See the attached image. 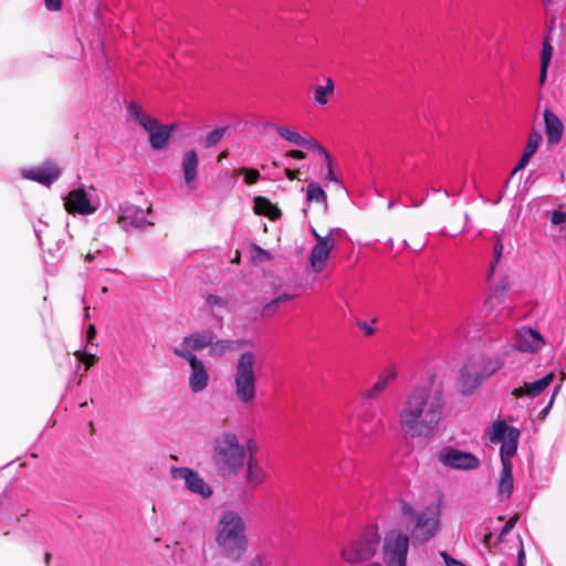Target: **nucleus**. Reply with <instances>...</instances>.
<instances>
[{
  "label": "nucleus",
  "mask_w": 566,
  "mask_h": 566,
  "mask_svg": "<svg viewBox=\"0 0 566 566\" xmlns=\"http://www.w3.org/2000/svg\"><path fill=\"white\" fill-rule=\"evenodd\" d=\"M145 130L148 133L150 149L161 150L169 145L170 140L175 136L177 125L175 123L163 125L157 118H155L153 124H149Z\"/></svg>",
  "instance_id": "13"
},
{
  "label": "nucleus",
  "mask_w": 566,
  "mask_h": 566,
  "mask_svg": "<svg viewBox=\"0 0 566 566\" xmlns=\"http://www.w3.org/2000/svg\"><path fill=\"white\" fill-rule=\"evenodd\" d=\"M357 325L364 331L365 335L370 336L375 333V328L366 321H358Z\"/></svg>",
  "instance_id": "50"
},
{
  "label": "nucleus",
  "mask_w": 566,
  "mask_h": 566,
  "mask_svg": "<svg viewBox=\"0 0 566 566\" xmlns=\"http://www.w3.org/2000/svg\"><path fill=\"white\" fill-rule=\"evenodd\" d=\"M21 177L51 187L62 175V169L52 159H45L39 166L24 167L20 170Z\"/></svg>",
  "instance_id": "10"
},
{
  "label": "nucleus",
  "mask_w": 566,
  "mask_h": 566,
  "mask_svg": "<svg viewBox=\"0 0 566 566\" xmlns=\"http://www.w3.org/2000/svg\"><path fill=\"white\" fill-rule=\"evenodd\" d=\"M170 472L174 480H184L186 489L191 493L198 494L202 499H209L213 494L212 488L196 470L187 467H172Z\"/></svg>",
  "instance_id": "11"
},
{
  "label": "nucleus",
  "mask_w": 566,
  "mask_h": 566,
  "mask_svg": "<svg viewBox=\"0 0 566 566\" xmlns=\"http://www.w3.org/2000/svg\"><path fill=\"white\" fill-rule=\"evenodd\" d=\"M392 206H394V202H392V201H390V202L388 203V208H391Z\"/></svg>",
  "instance_id": "61"
},
{
  "label": "nucleus",
  "mask_w": 566,
  "mask_h": 566,
  "mask_svg": "<svg viewBox=\"0 0 566 566\" xmlns=\"http://www.w3.org/2000/svg\"><path fill=\"white\" fill-rule=\"evenodd\" d=\"M247 451L233 432H223L213 441L212 463L222 479L237 476L244 467Z\"/></svg>",
  "instance_id": "3"
},
{
  "label": "nucleus",
  "mask_w": 566,
  "mask_h": 566,
  "mask_svg": "<svg viewBox=\"0 0 566 566\" xmlns=\"http://www.w3.org/2000/svg\"><path fill=\"white\" fill-rule=\"evenodd\" d=\"M260 203H263V205H265V206H269V207H271L272 209H274L276 212L281 213V212H280V210H279V208H277V207H275V206H273V203H272L268 198H265V197H261V196H259V197H256V198H255V206H259Z\"/></svg>",
  "instance_id": "52"
},
{
  "label": "nucleus",
  "mask_w": 566,
  "mask_h": 566,
  "mask_svg": "<svg viewBox=\"0 0 566 566\" xmlns=\"http://www.w3.org/2000/svg\"><path fill=\"white\" fill-rule=\"evenodd\" d=\"M381 536L376 526L367 527L364 533L342 549L344 560L357 564L369 560L377 553Z\"/></svg>",
  "instance_id": "6"
},
{
  "label": "nucleus",
  "mask_w": 566,
  "mask_h": 566,
  "mask_svg": "<svg viewBox=\"0 0 566 566\" xmlns=\"http://www.w3.org/2000/svg\"><path fill=\"white\" fill-rule=\"evenodd\" d=\"M511 178H512V177L510 176V177L506 179V181L503 184V186L501 187V189L497 191V195L495 196V198H494L493 200H490V199H486V198H483V197H482L483 201H484V202H490V203H492L493 206L499 205V203L502 201V199L504 198V196H505V192H506V189H507V187H509V184H510Z\"/></svg>",
  "instance_id": "41"
},
{
  "label": "nucleus",
  "mask_w": 566,
  "mask_h": 566,
  "mask_svg": "<svg viewBox=\"0 0 566 566\" xmlns=\"http://www.w3.org/2000/svg\"><path fill=\"white\" fill-rule=\"evenodd\" d=\"M44 6L49 11H60L62 9V0H44Z\"/></svg>",
  "instance_id": "47"
},
{
  "label": "nucleus",
  "mask_w": 566,
  "mask_h": 566,
  "mask_svg": "<svg viewBox=\"0 0 566 566\" xmlns=\"http://www.w3.org/2000/svg\"><path fill=\"white\" fill-rule=\"evenodd\" d=\"M199 158L195 148L189 149L182 157L181 170L185 184L189 190L196 189V179L198 174Z\"/></svg>",
  "instance_id": "19"
},
{
  "label": "nucleus",
  "mask_w": 566,
  "mask_h": 566,
  "mask_svg": "<svg viewBox=\"0 0 566 566\" xmlns=\"http://www.w3.org/2000/svg\"><path fill=\"white\" fill-rule=\"evenodd\" d=\"M234 340L230 339L213 340V344L210 345V355L221 356L226 352L234 349Z\"/></svg>",
  "instance_id": "33"
},
{
  "label": "nucleus",
  "mask_w": 566,
  "mask_h": 566,
  "mask_svg": "<svg viewBox=\"0 0 566 566\" xmlns=\"http://www.w3.org/2000/svg\"><path fill=\"white\" fill-rule=\"evenodd\" d=\"M325 165H326L327 171L324 175V180L332 181V182H335V184H342L343 182L342 178L336 176V174L334 171L333 158H331L329 164H325Z\"/></svg>",
  "instance_id": "40"
},
{
  "label": "nucleus",
  "mask_w": 566,
  "mask_h": 566,
  "mask_svg": "<svg viewBox=\"0 0 566 566\" xmlns=\"http://www.w3.org/2000/svg\"><path fill=\"white\" fill-rule=\"evenodd\" d=\"M514 492L513 465L504 464L497 480V493L501 501L509 500Z\"/></svg>",
  "instance_id": "22"
},
{
  "label": "nucleus",
  "mask_w": 566,
  "mask_h": 566,
  "mask_svg": "<svg viewBox=\"0 0 566 566\" xmlns=\"http://www.w3.org/2000/svg\"><path fill=\"white\" fill-rule=\"evenodd\" d=\"M554 377L555 375L549 373L534 381L527 382L526 395L531 398L539 396L552 384Z\"/></svg>",
  "instance_id": "25"
},
{
  "label": "nucleus",
  "mask_w": 566,
  "mask_h": 566,
  "mask_svg": "<svg viewBox=\"0 0 566 566\" xmlns=\"http://www.w3.org/2000/svg\"><path fill=\"white\" fill-rule=\"evenodd\" d=\"M276 132L282 138L297 146L302 140V135L298 132L289 128L287 126H276Z\"/></svg>",
  "instance_id": "35"
},
{
  "label": "nucleus",
  "mask_w": 566,
  "mask_h": 566,
  "mask_svg": "<svg viewBox=\"0 0 566 566\" xmlns=\"http://www.w3.org/2000/svg\"><path fill=\"white\" fill-rule=\"evenodd\" d=\"M545 344L542 334L530 326H524L518 334L517 347L521 352L536 353Z\"/></svg>",
  "instance_id": "18"
},
{
  "label": "nucleus",
  "mask_w": 566,
  "mask_h": 566,
  "mask_svg": "<svg viewBox=\"0 0 566 566\" xmlns=\"http://www.w3.org/2000/svg\"><path fill=\"white\" fill-rule=\"evenodd\" d=\"M520 437L509 438V440L500 442V460L501 465H513V458L517 453Z\"/></svg>",
  "instance_id": "23"
},
{
  "label": "nucleus",
  "mask_w": 566,
  "mask_h": 566,
  "mask_svg": "<svg viewBox=\"0 0 566 566\" xmlns=\"http://www.w3.org/2000/svg\"><path fill=\"white\" fill-rule=\"evenodd\" d=\"M334 231L335 229H331L324 238H319L310 252L308 260L315 272H322L326 266L331 252L335 247Z\"/></svg>",
  "instance_id": "16"
},
{
  "label": "nucleus",
  "mask_w": 566,
  "mask_h": 566,
  "mask_svg": "<svg viewBox=\"0 0 566 566\" xmlns=\"http://www.w3.org/2000/svg\"><path fill=\"white\" fill-rule=\"evenodd\" d=\"M312 235H313L317 241L319 240V238H323L322 235H319V234L317 233V231H316L314 228L312 229Z\"/></svg>",
  "instance_id": "57"
},
{
  "label": "nucleus",
  "mask_w": 566,
  "mask_h": 566,
  "mask_svg": "<svg viewBox=\"0 0 566 566\" xmlns=\"http://www.w3.org/2000/svg\"><path fill=\"white\" fill-rule=\"evenodd\" d=\"M213 339L214 334L210 329L193 332L185 336L181 340L180 347H174L171 352L175 356L182 358V352L195 353V350L205 349L213 344Z\"/></svg>",
  "instance_id": "15"
},
{
  "label": "nucleus",
  "mask_w": 566,
  "mask_h": 566,
  "mask_svg": "<svg viewBox=\"0 0 566 566\" xmlns=\"http://www.w3.org/2000/svg\"><path fill=\"white\" fill-rule=\"evenodd\" d=\"M533 156L526 154L523 151L522 156L517 160L515 167L513 168L511 172V177H513L517 171L523 170L531 161Z\"/></svg>",
  "instance_id": "42"
},
{
  "label": "nucleus",
  "mask_w": 566,
  "mask_h": 566,
  "mask_svg": "<svg viewBox=\"0 0 566 566\" xmlns=\"http://www.w3.org/2000/svg\"><path fill=\"white\" fill-rule=\"evenodd\" d=\"M396 377L397 373L394 368L387 370V373L381 375L375 385L366 392V398L371 399L378 397Z\"/></svg>",
  "instance_id": "26"
},
{
  "label": "nucleus",
  "mask_w": 566,
  "mask_h": 566,
  "mask_svg": "<svg viewBox=\"0 0 566 566\" xmlns=\"http://www.w3.org/2000/svg\"><path fill=\"white\" fill-rule=\"evenodd\" d=\"M38 223L39 224H33V230H34V234L39 241V244L42 245V238H41L42 228L40 226L45 228V227H48V223L44 222L42 219H39Z\"/></svg>",
  "instance_id": "48"
},
{
  "label": "nucleus",
  "mask_w": 566,
  "mask_h": 566,
  "mask_svg": "<svg viewBox=\"0 0 566 566\" xmlns=\"http://www.w3.org/2000/svg\"><path fill=\"white\" fill-rule=\"evenodd\" d=\"M551 30L548 29L543 43L541 52V65L549 66L553 57L554 48L551 39Z\"/></svg>",
  "instance_id": "32"
},
{
  "label": "nucleus",
  "mask_w": 566,
  "mask_h": 566,
  "mask_svg": "<svg viewBox=\"0 0 566 566\" xmlns=\"http://www.w3.org/2000/svg\"><path fill=\"white\" fill-rule=\"evenodd\" d=\"M516 436H521V431L518 428L507 424L502 419H496L493 421L491 426L489 439L491 443L496 444L509 440V438H514Z\"/></svg>",
  "instance_id": "20"
},
{
  "label": "nucleus",
  "mask_w": 566,
  "mask_h": 566,
  "mask_svg": "<svg viewBox=\"0 0 566 566\" xmlns=\"http://www.w3.org/2000/svg\"><path fill=\"white\" fill-rule=\"evenodd\" d=\"M316 151L319 156L324 158L325 164H329L332 155L326 150V148L319 144L318 142L315 143V146L311 149Z\"/></svg>",
  "instance_id": "44"
},
{
  "label": "nucleus",
  "mask_w": 566,
  "mask_h": 566,
  "mask_svg": "<svg viewBox=\"0 0 566 566\" xmlns=\"http://www.w3.org/2000/svg\"><path fill=\"white\" fill-rule=\"evenodd\" d=\"M317 140L313 137H303L302 136V140L300 142V147H303V148H306V149H312L314 146H315V143Z\"/></svg>",
  "instance_id": "51"
},
{
  "label": "nucleus",
  "mask_w": 566,
  "mask_h": 566,
  "mask_svg": "<svg viewBox=\"0 0 566 566\" xmlns=\"http://www.w3.org/2000/svg\"><path fill=\"white\" fill-rule=\"evenodd\" d=\"M182 358L189 364V388L191 392L203 391L209 385V371L203 360L196 353L182 352Z\"/></svg>",
  "instance_id": "12"
},
{
  "label": "nucleus",
  "mask_w": 566,
  "mask_h": 566,
  "mask_svg": "<svg viewBox=\"0 0 566 566\" xmlns=\"http://www.w3.org/2000/svg\"><path fill=\"white\" fill-rule=\"evenodd\" d=\"M542 140H543V136H542L541 132L533 129L528 135L527 144L523 151L531 156H534V154L537 151Z\"/></svg>",
  "instance_id": "34"
},
{
  "label": "nucleus",
  "mask_w": 566,
  "mask_h": 566,
  "mask_svg": "<svg viewBox=\"0 0 566 566\" xmlns=\"http://www.w3.org/2000/svg\"><path fill=\"white\" fill-rule=\"evenodd\" d=\"M334 82L332 78L326 80L325 85H318L314 92V101L318 105H326L328 102V95L334 92Z\"/></svg>",
  "instance_id": "30"
},
{
  "label": "nucleus",
  "mask_w": 566,
  "mask_h": 566,
  "mask_svg": "<svg viewBox=\"0 0 566 566\" xmlns=\"http://www.w3.org/2000/svg\"><path fill=\"white\" fill-rule=\"evenodd\" d=\"M306 200L310 202L327 205V195L324 188L316 181H310L306 188Z\"/></svg>",
  "instance_id": "29"
},
{
  "label": "nucleus",
  "mask_w": 566,
  "mask_h": 566,
  "mask_svg": "<svg viewBox=\"0 0 566 566\" xmlns=\"http://www.w3.org/2000/svg\"><path fill=\"white\" fill-rule=\"evenodd\" d=\"M227 127H217L209 132L205 139V146L211 148L216 146L224 136Z\"/></svg>",
  "instance_id": "36"
},
{
  "label": "nucleus",
  "mask_w": 566,
  "mask_h": 566,
  "mask_svg": "<svg viewBox=\"0 0 566 566\" xmlns=\"http://www.w3.org/2000/svg\"><path fill=\"white\" fill-rule=\"evenodd\" d=\"M520 542L521 545L520 548L517 549L515 566H526V553L522 539H520Z\"/></svg>",
  "instance_id": "46"
},
{
  "label": "nucleus",
  "mask_w": 566,
  "mask_h": 566,
  "mask_svg": "<svg viewBox=\"0 0 566 566\" xmlns=\"http://www.w3.org/2000/svg\"><path fill=\"white\" fill-rule=\"evenodd\" d=\"M503 367L499 355L482 354L469 358L461 368V394L470 396L482 382Z\"/></svg>",
  "instance_id": "4"
},
{
  "label": "nucleus",
  "mask_w": 566,
  "mask_h": 566,
  "mask_svg": "<svg viewBox=\"0 0 566 566\" xmlns=\"http://www.w3.org/2000/svg\"><path fill=\"white\" fill-rule=\"evenodd\" d=\"M96 335V327L94 324H91L87 328V336L91 338V337H94Z\"/></svg>",
  "instance_id": "55"
},
{
  "label": "nucleus",
  "mask_w": 566,
  "mask_h": 566,
  "mask_svg": "<svg viewBox=\"0 0 566 566\" xmlns=\"http://www.w3.org/2000/svg\"><path fill=\"white\" fill-rule=\"evenodd\" d=\"M500 287H501L502 292H506V290H507V286L505 284L501 285Z\"/></svg>",
  "instance_id": "59"
},
{
  "label": "nucleus",
  "mask_w": 566,
  "mask_h": 566,
  "mask_svg": "<svg viewBox=\"0 0 566 566\" xmlns=\"http://www.w3.org/2000/svg\"><path fill=\"white\" fill-rule=\"evenodd\" d=\"M411 537L402 532L386 535L382 545L384 560L388 566H407Z\"/></svg>",
  "instance_id": "8"
},
{
  "label": "nucleus",
  "mask_w": 566,
  "mask_h": 566,
  "mask_svg": "<svg viewBox=\"0 0 566 566\" xmlns=\"http://www.w3.org/2000/svg\"><path fill=\"white\" fill-rule=\"evenodd\" d=\"M543 117H544V130H545L547 139L551 143L559 142L564 134L563 122L551 109H545L543 113Z\"/></svg>",
  "instance_id": "21"
},
{
  "label": "nucleus",
  "mask_w": 566,
  "mask_h": 566,
  "mask_svg": "<svg viewBox=\"0 0 566 566\" xmlns=\"http://www.w3.org/2000/svg\"><path fill=\"white\" fill-rule=\"evenodd\" d=\"M106 271H108V272H116L117 270L116 269H113V270L106 269Z\"/></svg>",
  "instance_id": "62"
},
{
  "label": "nucleus",
  "mask_w": 566,
  "mask_h": 566,
  "mask_svg": "<svg viewBox=\"0 0 566 566\" xmlns=\"http://www.w3.org/2000/svg\"><path fill=\"white\" fill-rule=\"evenodd\" d=\"M551 222L554 226H560L566 222V213L560 210H553L551 216Z\"/></svg>",
  "instance_id": "43"
},
{
  "label": "nucleus",
  "mask_w": 566,
  "mask_h": 566,
  "mask_svg": "<svg viewBox=\"0 0 566 566\" xmlns=\"http://www.w3.org/2000/svg\"><path fill=\"white\" fill-rule=\"evenodd\" d=\"M216 543L222 557L233 563L239 562L249 547L242 516L233 511H226L219 520Z\"/></svg>",
  "instance_id": "2"
},
{
  "label": "nucleus",
  "mask_w": 566,
  "mask_h": 566,
  "mask_svg": "<svg viewBox=\"0 0 566 566\" xmlns=\"http://www.w3.org/2000/svg\"><path fill=\"white\" fill-rule=\"evenodd\" d=\"M94 258H95V254L88 253V254L86 255V261H87V262H91Z\"/></svg>",
  "instance_id": "58"
},
{
  "label": "nucleus",
  "mask_w": 566,
  "mask_h": 566,
  "mask_svg": "<svg viewBox=\"0 0 566 566\" xmlns=\"http://www.w3.org/2000/svg\"><path fill=\"white\" fill-rule=\"evenodd\" d=\"M146 214V210L133 203L124 202L119 205V219L125 227L129 226L137 229H145L151 226L153 222L147 219Z\"/></svg>",
  "instance_id": "17"
},
{
  "label": "nucleus",
  "mask_w": 566,
  "mask_h": 566,
  "mask_svg": "<svg viewBox=\"0 0 566 566\" xmlns=\"http://www.w3.org/2000/svg\"><path fill=\"white\" fill-rule=\"evenodd\" d=\"M402 512H403V514H405L406 516H408V517H410V518H412V520H413V518L416 517V515L418 514V512H416V511L413 510V507H412L410 504H408V503H406V504H403V505H402Z\"/></svg>",
  "instance_id": "54"
},
{
  "label": "nucleus",
  "mask_w": 566,
  "mask_h": 566,
  "mask_svg": "<svg viewBox=\"0 0 566 566\" xmlns=\"http://www.w3.org/2000/svg\"><path fill=\"white\" fill-rule=\"evenodd\" d=\"M548 69H549V66L541 65L539 77H538V83L541 86H544L546 83Z\"/></svg>",
  "instance_id": "53"
},
{
  "label": "nucleus",
  "mask_w": 566,
  "mask_h": 566,
  "mask_svg": "<svg viewBox=\"0 0 566 566\" xmlns=\"http://www.w3.org/2000/svg\"><path fill=\"white\" fill-rule=\"evenodd\" d=\"M102 292H103V293H107V292H108V287H107V286H104V287L102 289Z\"/></svg>",
  "instance_id": "60"
},
{
  "label": "nucleus",
  "mask_w": 566,
  "mask_h": 566,
  "mask_svg": "<svg viewBox=\"0 0 566 566\" xmlns=\"http://www.w3.org/2000/svg\"><path fill=\"white\" fill-rule=\"evenodd\" d=\"M51 559H52V554L51 553H45L44 562H45L46 565L50 564Z\"/></svg>",
  "instance_id": "56"
},
{
  "label": "nucleus",
  "mask_w": 566,
  "mask_h": 566,
  "mask_svg": "<svg viewBox=\"0 0 566 566\" xmlns=\"http://www.w3.org/2000/svg\"><path fill=\"white\" fill-rule=\"evenodd\" d=\"M207 303L209 305H220L221 306V305L226 304V301L221 296L210 293L207 296Z\"/></svg>",
  "instance_id": "49"
},
{
  "label": "nucleus",
  "mask_w": 566,
  "mask_h": 566,
  "mask_svg": "<svg viewBox=\"0 0 566 566\" xmlns=\"http://www.w3.org/2000/svg\"><path fill=\"white\" fill-rule=\"evenodd\" d=\"M516 523V520L512 517L509 520L500 530V533L497 535V542L502 543L504 542L505 537L512 532Z\"/></svg>",
  "instance_id": "39"
},
{
  "label": "nucleus",
  "mask_w": 566,
  "mask_h": 566,
  "mask_svg": "<svg viewBox=\"0 0 566 566\" xmlns=\"http://www.w3.org/2000/svg\"><path fill=\"white\" fill-rule=\"evenodd\" d=\"M560 388H562V384H558V385H556V386L554 387L553 392H552V396H551V398H549L548 402H547V403H546V406H545V407H544V408L538 412V418H539V419H544V418H546V417L549 415L551 409H552V407H553V405H554L555 398H556V396L558 395V392H559Z\"/></svg>",
  "instance_id": "37"
},
{
  "label": "nucleus",
  "mask_w": 566,
  "mask_h": 566,
  "mask_svg": "<svg viewBox=\"0 0 566 566\" xmlns=\"http://www.w3.org/2000/svg\"><path fill=\"white\" fill-rule=\"evenodd\" d=\"M64 205L69 212H75L81 216H91L97 210V206L92 202L83 185L69 192Z\"/></svg>",
  "instance_id": "14"
},
{
  "label": "nucleus",
  "mask_w": 566,
  "mask_h": 566,
  "mask_svg": "<svg viewBox=\"0 0 566 566\" xmlns=\"http://www.w3.org/2000/svg\"><path fill=\"white\" fill-rule=\"evenodd\" d=\"M254 447L249 446V457L247 461V479L251 484H259L262 482V469L253 453Z\"/></svg>",
  "instance_id": "24"
},
{
  "label": "nucleus",
  "mask_w": 566,
  "mask_h": 566,
  "mask_svg": "<svg viewBox=\"0 0 566 566\" xmlns=\"http://www.w3.org/2000/svg\"><path fill=\"white\" fill-rule=\"evenodd\" d=\"M441 556L443 557L447 566H468L464 562L451 557L448 553L442 552Z\"/></svg>",
  "instance_id": "45"
},
{
  "label": "nucleus",
  "mask_w": 566,
  "mask_h": 566,
  "mask_svg": "<svg viewBox=\"0 0 566 566\" xmlns=\"http://www.w3.org/2000/svg\"><path fill=\"white\" fill-rule=\"evenodd\" d=\"M440 505L436 507L426 506L418 512L413 518V526L410 531L413 547H420L432 539L441 530Z\"/></svg>",
  "instance_id": "5"
},
{
  "label": "nucleus",
  "mask_w": 566,
  "mask_h": 566,
  "mask_svg": "<svg viewBox=\"0 0 566 566\" xmlns=\"http://www.w3.org/2000/svg\"><path fill=\"white\" fill-rule=\"evenodd\" d=\"M87 317H90V314H88V312L86 311V312H85V318H87Z\"/></svg>",
  "instance_id": "63"
},
{
  "label": "nucleus",
  "mask_w": 566,
  "mask_h": 566,
  "mask_svg": "<svg viewBox=\"0 0 566 566\" xmlns=\"http://www.w3.org/2000/svg\"><path fill=\"white\" fill-rule=\"evenodd\" d=\"M444 399L441 391L431 394L426 386H416L399 413L403 432L411 438H430L442 419Z\"/></svg>",
  "instance_id": "1"
},
{
  "label": "nucleus",
  "mask_w": 566,
  "mask_h": 566,
  "mask_svg": "<svg viewBox=\"0 0 566 566\" xmlns=\"http://www.w3.org/2000/svg\"><path fill=\"white\" fill-rule=\"evenodd\" d=\"M128 114L145 129L156 117L147 115L143 107L135 101H130L127 105Z\"/></svg>",
  "instance_id": "28"
},
{
  "label": "nucleus",
  "mask_w": 566,
  "mask_h": 566,
  "mask_svg": "<svg viewBox=\"0 0 566 566\" xmlns=\"http://www.w3.org/2000/svg\"><path fill=\"white\" fill-rule=\"evenodd\" d=\"M252 258L254 260H265L269 261L272 259V254L269 250L263 249L256 243L252 244Z\"/></svg>",
  "instance_id": "38"
},
{
  "label": "nucleus",
  "mask_w": 566,
  "mask_h": 566,
  "mask_svg": "<svg viewBox=\"0 0 566 566\" xmlns=\"http://www.w3.org/2000/svg\"><path fill=\"white\" fill-rule=\"evenodd\" d=\"M438 461L446 468L453 470H474L481 464L478 455L470 451L457 449L453 446H444L437 455Z\"/></svg>",
  "instance_id": "9"
},
{
  "label": "nucleus",
  "mask_w": 566,
  "mask_h": 566,
  "mask_svg": "<svg viewBox=\"0 0 566 566\" xmlns=\"http://www.w3.org/2000/svg\"><path fill=\"white\" fill-rule=\"evenodd\" d=\"M254 354L250 350L242 353L237 363L234 375L235 394L240 401L250 402L255 397L256 377L254 374Z\"/></svg>",
  "instance_id": "7"
},
{
  "label": "nucleus",
  "mask_w": 566,
  "mask_h": 566,
  "mask_svg": "<svg viewBox=\"0 0 566 566\" xmlns=\"http://www.w3.org/2000/svg\"><path fill=\"white\" fill-rule=\"evenodd\" d=\"M503 250L504 245L502 235L500 233H496L493 243V261L489 269V276H492L495 273L496 266L503 258Z\"/></svg>",
  "instance_id": "31"
},
{
  "label": "nucleus",
  "mask_w": 566,
  "mask_h": 566,
  "mask_svg": "<svg viewBox=\"0 0 566 566\" xmlns=\"http://www.w3.org/2000/svg\"><path fill=\"white\" fill-rule=\"evenodd\" d=\"M253 174L258 177L259 176V171L254 170Z\"/></svg>",
  "instance_id": "64"
},
{
  "label": "nucleus",
  "mask_w": 566,
  "mask_h": 566,
  "mask_svg": "<svg viewBox=\"0 0 566 566\" xmlns=\"http://www.w3.org/2000/svg\"><path fill=\"white\" fill-rule=\"evenodd\" d=\"M293 297L294 296L289 293H282V294L277 295L276 297L272 298L270 302L265 303L262 306V308L260 311V316L263 318L273 316L276 313V311L279 310L281 304L291 301Z\"/></svg>",
  "instance_id": "27"
}]
</instances>
